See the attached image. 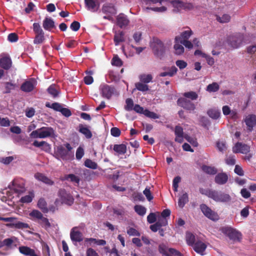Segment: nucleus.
<instances>
[{
    "label": "nucleus",
    "mask_w": 256,
    "mask_h": 256,
    "mask_svg": "<svg viewBox=\"0 0 256 256\" xmlns=\"http://www.w3.org/2000/svg\"><path fill=\"white\" fill-rule=\"evenodd\" d=\"M32 145L36 148H40L41 150L45 152H48L51 150L50 145L45 141L38 142L34 140Z\"/></svg>",
    "instance_id": "obj_21"
},
{
    "label": "nucleus",
    "mask_w": 256,
    "mask_h": 256,
    "mask_svg": "<svg viewBox=\"0 0 256 256\" xmlns=\"http://www.w3.org/2000/svg\"><path fill=\"white\" fill-rule=\"evenodd\" d=\"M12 189L16 193L21 194L26 191L24 184L23 182L17 180L12 182Z\"/></svg>",
    "instance_id": "obj_19"
},
{
    "label": "nucleus",
    "mask_w": 256,
    "mask_h": 256,
    "mask_svg": "<svg viewBox=\"0 0 256 256\" xmlns=\"http://www.w3.org/2000/svg\"><path fill=\"white\" fill-rule=\"evenodd\" d=\"M16 219V218L14 217L4 218L0 216V220L11 222L10 224H6V226L8 227L14 228L18 229L29 228V225L26 223H24L21 222H14V220H15Z\"/></svg>",
    "instance_id": "obj_7"
},
{
    "label": "nucleus",
    "mask_w": 256,
    "mask_h": 256,
    "mask_svg": "<svg viewBox=\"0 0 256 256\" xmlns=\"http://www.w3.org/2000/svg\"><path fill=\"white\" fill-rule=\"evenodd\" d=\"M126 105L124 106V109L126 111H131L133 110L134 107V104L132 100L130 98H128L126 100Z\"/></svg>",
    "instance_id": "obj_48"
},
{
    "label": "nucleus",
    "mask_w": 256,
    "mask_h": 256,
    "mask_svg": "<svg viewBox=\"0 0 256 256\" xmlns=\"http://www.w3.org/2000/svg\"><path fill=\"white\" fill-rule=\"evenodd\" d=\"M48 92L54 98L56 97L58 94V92L56 88L55 84L50 85L47 89Z\"/></svg>",
    "instance_id": "obj_47"
},
{
    "label": "nucleus",
    "mask_w": 256,
    "mask_h": 256,
    "mask_svg": "<svg viewBox=\"0 0 256 256\" xmlns=\"http://www.w3.org/2000/svg\"><path fill=\"white\" fill-rule=\"evenodd\" d=\"M150 46L154 56L162 59L166 52V48L164 43L157 38H154L150 42Z\"/></svg>",
    "instance_id": "obj_3"
},
{
    "label": "nucleus",
    "mask_w": 256,
    "mask_h": 256,
    "mask_svg": "<svg viewBox=\"0 0 256 256\" xmlns=\"http://www.w3.org/2000/svg\"><path fill=\"white\" fill-rule=\"evenodd\" d=\"M166 256H182L181 253L174 248H170L167 252Z\"/></svg>",
    "instance_id": "obj_53"
},
{
    "label": "nucleus",
    "mask_w": 256,
    "mask_h": 256,
    "mask_svg": "<svg viewBox=\"0 0 256 256\" xmlns=\"http://www.w3.org/2000/svg\"><path fill=\"white\" fill-rule=\"evenodd\" d=\"M220 231L233 242H240L242 238V233L231 226H225L221 228Z\"/></svg>",
    "instance_id": "obj_2"
},
{
    "label": "nucleus",
    "mask_w": 256,
    "mask_h": 256,
    "mask_svg": "<svg viewBox=\"0 0 256 256\" xmlns=\"http://www.w3.org/2000/svg\"><path fill=\"white\" fill-rule=\"evenodd\" d=\"M34 197V194L32 192L28 195L22 196L20 199V201L22 203H29L32 200Z\"/></svg>",
    "instance_id": "obj_49"
},
{
    "label": "nucleus",
    "mask_w": 256,
    "mask_h": 256,
    "mask_svg": "<svg viewBox=\"0 0 256 256\" xmlns=\"http://www.w3.org/2000/svg\"><path fill=\"white\" fill-rule=\"evenodd\" d=\"M230 20V16L228 14H224L221 17H217V20L221 23L228 22Z\"/></svg>",
    "instance_id": "obj_54"
},
{
    "label": "nucleus",
    "mask_w": 256,
    "mask_h": 256,
    "mask_svg": "<svg viewBox=\"0 0 256 256\" xmlns=\"http://www.w3.org/2000/svg\"><path fill=\"white\" fill-rule=\"evenodd\" d=\"M188 202V194L186 192L180 197L178 201V205L180 208H182Z\"/></svg>",
    "instance_id": "obj_39"
},
{
    "label": "nucleus",
    "mask_w": 256,
    "mask_h": 256,
    "mask_svg": "<svg viewBox=\"0 0 256 256\" xmlns=\"http://www.w3.org/2000/svg\"><path fill=\"white\" fill-rule=\"evenodd\" d=\"M66 149L62 146H57L54 152V156L58 160L60 158L63 160H68L70 159V152L72 149V148L69 143L64 144Z\"/></svg>",
    "instance_id": "obj_5"
},
{
    "label": "nucleus",
    "mask_w": 256,
    "mask_h": 256,
    "mask_svg": "<svg viewBox=\"0 0 256 256\" xmlns=\"http://www.w3.org/2000/svg\"><path fill=\"white\" fill-rule=\"evenodd\" d=\"M33 31L35 34L34 40V44H42L45 41L44 32L42 30L39 23L34 22L33 24Z\"/></svg>",
    "instance_id": "obj_6"
},
{
    "label": "nucleus",
    "mask_w": 256,
    "mask_h": 256,
    "mask_svg": "<svg viewBox=\"0 0 256 256\" xmlns=\"http://www.w3.org/2000/svg\"><path fill=\"white\" fill-rule=\"evenodd\" d=\"M84 155V149L82 147L79 146L77 148L76 151V158L78 160H80L82 158Z\"/></svg>",
    "instance_id": "obj_57"
},
{
    "label": "nucleus",
    "mask_w": 256,
    "mask_h": 256,
    "mask_svg": "<svg viewBox=\"0 0 256 256\" xmlns=\"http://www.w3.org/2000/svg\"><path fill=\"white\" fill-rule=\"evenodd\" d=\"M30 216L34 218H36L38 221L43 216L41 212L36 210H32L30 214Z\"/></svg>",
    "instance_id": "obj_51"
},
{
    "label": "nucleus",
    "mask_w": 256,
    "mask_h": 256,
    "mask_svg": "<svg viewBox=\"0 0 256 256\" xmlns=\"http://www.w3.org/2000/svg\"><path fill=\"white\" fill-rule=\"evenodd\" d=\"M130 22L126 16L124 14H119L116 17V24L120 28H123L126 26Z\"/></svg>",
    "instance_id": "obj_18"
},
{
    "label": "nucleus",
    "mask_w": 256,
    "mask_h": 256,
    "mask_svg": "<svg viewBox=\"0 0 256 256\" xmlns=\"http://www.w3.org/2000/svg\"><path fill=\"white\" fill-rule=\"evenodd\" d=\"M146 116L153 118L156 119L158 118V115L154 112L150 111L148 110H145L144 114Z\"/></svg>",
    "instance_id": "obj_55"
},
{
    "label": "nucleus",
    "mask_w": 256,
    "mask_h": 256,
    "mask_svg": "<svg viewBox=\"0 0 256 256\" xmlns=\"http://www.w3.org/2000/svg\"><path fill=\"white\" fill-rule=\"evenodd\" d=\"M176 103L178 106L190 112L194 111L196 109L194 104L191 100L184 98H178Z\"/></svg>",
    "instance_id": "obj_11"
},
{
    "label": "nucleus",
    "mask_w": 256,
    "mask_h": 256,
    "mask_svg": "<svg viewBox=\"0 0 256 256\" xmlns=\"http://www.w3.org/2000/svg\"><path fill=\"white\" fill-rule=\"evenodd\" d=\"M114 41L116 46H118L120 42H124V32L120 30L115 32Z\"/></svg>",
    "instance_id": "obj_28"
},
{
    "label": "nucleus",
    "mask_w": 256,
    "mask_h": 256,
    "mask_svg": "<svg viewBox=\"0 0 256 256\" xmlns=\"http://www.w3.org/2000/svg\"><path fill=\"white\" fill-rule=\"evenodd\" d=\"M180 42V40L175 41L174 40V48L175 51V54L176 55H180L182 54L184 51V46H182V44H181Z\"/></svg>",
    "instance_id": "obj_34"
},
{
    "label": "nucleus",
    "mask_w": 256,
    "mask_h": 256,
    "mask_svg": "<svg viewBox=\"0 0 256 256\" xmlns=\"http://www.w3.org/2000/svg\"><path fill=\"white\" fill-rule=\"evenodd\" d=\"M114 87L106 84H102L100 86V94L103 98L110 99L114 92Z\"/></svg>",
    "instance_id": "obj_12"
},
{
    "label": "nucleus",
    "mask_w": 256,
    "mask_h": 256,
    "mask_svg": "<svg viewBox=\"0 0 256 256\" xmlns=\"http://www.w3.org/2000/svg\"><path fill=\"white\" fill-rule=\"evenodd\" d=\"M68 179H70L72 182H74L77 184H78L80 180V178L78 176H75L74 174H69L66 175L65 176V180H68Z\"/></svg>",
    "instance_id": "obj_52"
},
{
    "label": "nucleus",
    "mask_w": 256,
    "mask_h": 256,
    "mask_svg": "<svg viewBox=\"0 0 256 256\" xmlns=\"http://www.w3.org/2000/svg\"><path fill=\"white\" fill-rule=\"evenodd\" d=\"M86 256H99L95 250L92 248H88L86 250Z\"/></svg>",
    "instance_id": "obj_64"
},
{
    "label": "nucleus",
    "mask_w": 256,
    "mask_h": 256,
    "mask_svg": "<svg viewBox=\"0 0 256 256\" xmlns=\"http://www.w3.org/2000/svg\"><path fill=\"white\" fill-rule=\"evenodd\" d=\"M12 65V60L10 57L5 56L0 59V66L6 70H9Z\"/></svg>",
    "instance_id": "obj_27"
},
{
    "label": "nucleus",
    "mask_w": 256,
    "mask_h": 256,
    "mask_svg": "<svg viewBox=\"0 0 256 256\" xmlns=\"http://www.w3.org/2000/svg\"><path fill=\"white\" fill-rule=\"evenodd\" d=\"M174 134L176 135L175 141L182 143L184 140V130L182 128L179 126H176Z\"/></svg>",
    "instance_id": "obj_25"
},
{
    "label": "nucleus",
    "mask_w": 256,
    "mask_h": 256,
    "mask_svg": "<svg viewBox=\"0 0 256 256\" xmlns=\"http://www.w3.org/2000/svg\"><path fill=\"white\" fill-rule=\"evenodd\" d=\"M114 150L118 154H124L126 152V146L124 144H114Z\"/></svg>",
    "instance_id": "obj_33"
},
{
    "label": "nucleus",
    "mask_w": 256,
    "mask_h": 256,
    "mask_svg": "<svg viewBox=\"0 0 256 256\" xmlns=\"http://www.w3.org/2000/svg\"><path fill=\"white\" fill-rule=\"evenodd\" d=\"M200 209L203 214L208 218L214 221L218 219V214L212 210L206 204H201L200 205Z\"/></svg>",
    "instance_id": "obj_10"
},
{
    "label": "nucleus",
    "mask_w": 256,
    "mask_h": 256,
    "mask_svg": "<svg viewBox=\"0 0 256 256\" xmlns=\"http://www.w3.org/2000/svg\"><path fill=\"white\" fill-rule=\"evenodd\" d=\"M42 26L44 28L48 31H50L52 29L56 28L54 20L50 18H46L42 22Z\"/></svg>",
    "instance_id": "obj_23"
},
{
    "label": "nucleus",
    "mask_w": 256,
    "mask_h": 256,
    "mask_svg": "<svg viewBox=\"0 0 256 256\" xmlns=\"http://www.w3.org/2000/svg\"><path fill=\"white\" fill-rule=\"evenodd\" d=\"M228 179V174L225 172H220L214 178V182L216 184L220 185L226 184Z\"/></svg>",
    "instance_id": "obj_20"
},
{
    "label": "nucleus",
    "mask_w": 256,
    "mask_h": 256,
    "mask_svg": "<svg viewBox=\"0 0 256 256\" xmlns=\"http://www.w3.org/2000/svg\"><path fill=\"white\" fill-rule=\"evenodd\" d=\"M207 114L210 118L215 120L218 119L220 114V112L219 110L214 109L209 110Z\"/></svg>",
    "instance_id": "obj_44"
},
{
    "label": "nucleus",
    "mask_w": 256,
    "mask_h": 256,
    "mask_svg": "<svg viewBox=\"0 0 256 256\" xmlns=\"http://www.w3.org/2000/svg\"><path fill=\"white\" fill-rule=\"evenodd\" d=\"M182 95L184 98L190 99L191 100H196L198 98V94L196 92L193 91L186 92Z\"/></svg>",
    "instance_id": "obj_40"
},
{
    "label": "nucleus",
    "mask_w": 256,
    "mask_h": 256,
    "mask_svg": "<svg viewBox=\"0 0 256 256\" xmlns=\"http://www.w3.org/2000/svg\"><path fill=\"white\" fill-rule=\"evenodd\" d=\"M38 206L44 213H47L48 211L47 208V203L44 198H41L38 200Z\"/></svg>",
    "instance_id": "obj_35"
},
{
    "label": "nucleus",
    "mask_w": 256,
    "mask_h": 256,
    "mask_svg": "<svg viewBox=\"0 0 256 256\" xmlns=\"http://www.w3.org/2000/svg\"><path fill=\"white\" fill-rule=\"evenodd\" d=\"M111 63L112 65L116 66H121L122 65V60L118 56H114L112 60Z\"/></svg>",
    "instance_id": "obj_50"
},
{
    "label": "nucleus",
    "mask_w": 256,
    "mask_h": 256,
    "mask_svg": "<svg viewBox=\"0 0 256 256\" xmlns=\"http://www.w3.org/2000/svg\"><path fill=\"white\" fill-rule=\"evenodd\" d=\"M13 242L14 241L11 238H6L2 242H0V248L4 246H10Z\"/></svg>",
    "instance_id": "obj_58"
},
{
    "label": "nucleus",
    "mask_w": 256,
    "mask_h": 256,
    "mask_svg": "<svg viewBox=\"0 0 256 256\" xmlns=\"http://www.w3.org/2000/svg\"><path fill=\"white\" fill-rule=\"evenodd\" d=\"M58 196L60 198L62 204L71 206L74 203L73 196L64 188H60L58 190Z\"/></svg>",
    "instance_id": "obj_8"
},
{
    "label": "nucleus",
    "mask_w": 256,
    "mask_h": 256,
    "mask_svg": "<svg viewBox=\"0 0 256 256\" xmlns=\"http://www.w3.org/2000/svg\"><path fill=\"white\" fill-rule=\"evenodd\" d=\"M220 89V86L217 82H214L212 84H209L206 88V90L210 92H216Z\"/></svg>",
    "instance_id": "obj_43"
},
{
    "label": "nucleus",
    "mask_w": 256,
    "mask_h": 256,
    "mask_svg": "<svg viewBox=\"0 0 256 256\" xmlns=\"http://www.w3.org/2000/svg\"><path fill=\"white\" fill-rule=\"evenodd\" d=\"M181 178L179 176L175 177L172 182V187L174 192H177L178 186V183L180 182Z\"/></svg>",
    "instance_id": "obj_56"
},
{
    "label": "nucleus",
    "mask_w": 256,
    "mask_h": 256,
    "mask_svg": "<svg viewBox=\"0 0 256 256\" xmlns=\"http://www.w3.org/2000/svg\"><path fill=\"white\" fill-rule=\"evenodd\" d=\"M199 191L201 194L207 196L216 202H228L231 200L230 196L224 192L204 188H200Z\"/></svg>",
    "instance_id": "obj_1"
},
{
    "label": "nucleus",
    "mask_w": 256,
    "mask_h": 256,
    "mask_svg": "<svg viewBox=\"0 0 256 256\" xmlns=\"http://www.w3.org/2000/svg\"><path fill=\"white\" fill-rule=\"evenodd\" d=\"M184 138L194 146H198V144L196 138L190 137L188 136H184Z\"/></svg>",
    "instance_id": "obj_60"
},
{
    "label": "nucleus",
    "mask_w": 256,
    "mask_h": 256,
    "mask_svg": "<svg viewBox=\"0 0 256 256\" xmlns=\"http://www.w3.org/2000/svg\"><path fill=\"white\" fill-rule=\"evenodd\" d=\"M38 222L46 230H47L51 227V224L48 220L44 217V216L38 221Z\"/></svg>",
    "instance_id": "obj_38"
},
{
    "label": "nucleus",
    "mask_w": 256,
    "mask_h": 256,
    "mask_svg": "<svg viewBox=\"0 0 256 256\" xmlns=\"http://www.w3.org/2000/svg\"><path fill=\"white\" fill-rule=\"evenodd\" d=\"M102 12L104 14H114L116 13V10L115 8V6L110 4L104 5L102 8Z\"/></svg>",
    "instance_id": "obj_31"
},
{
    "label": "nucleus",
    "mask_w": 256,
    "mask_h": 256,
    "mask_svg": "<svg viewBox=\"0 0 256 256\" xmlns=\"http://www.w3.org/2000/svg\"><path fill=\"white\" fill-rule=\"evenodd\" d=\"M194 250L201 255L204 254V252L206 248V245L200 240H197L192 246Z\"/></svg>",
    "instance_id": "obj_22"
},
{
    "label": "nucleus",
    "mask_w": 256,
    "mask_h": 256,
    "mask_svg": "<svg viewBox=\"0 0 256 256\" xmlns=\"http://www.w3.org/2000/svg\"><path fill=\"white\" fill-rule=\"evenodd\" d=\"M110 133L113 136L118 137L120 135L121 132L118 128L113 127L110 130Z\"/></svg>",
    "instance_id": "obj_61"
},
{
    "label": "nucleus",
    "mask_w": 256,
    "mask_h": 256,
    "mask_svg": "<svg viewBox=\"0 0 256 256\" xmlns=\"http://www.w3.org/2000/svg\"><path fill=\"white\" fill-rule=\"evenodd\" d=\"M80 22L77 21L73 22L70 26V28L74 32H77L78 30L80 28Z\"/></svg>",
    "instance_id": "obj_62"
},
{
    "label": "nucleus",
    "mask_w": 256,
    "mask_h": 256,
    "mask_svg": "<svg viewBox=\"0 0 256 256\" xmlns=\"http://www.w3.org/2000/svg\"><path fill=\"white\" fill-rule=\"evenodd\" d=\"M244 122L247 126L248 130L250 132L252 131L256 125V115L248 114L246 117Z\"/></svg>",
    "instance_id": "obj_16"
},
{
    "label": "nucleus",
    "mask_w": 256,
    "mask_h": 256,
    "mask_svg": "<svg viewBox=\"0 0 256 256\" xmlns=\"http://www.w3.org/2000/svg\"><path fill=\"white\" fill-rule=\"evenodd\" d=\"M176 64L180 70L186 68L188 65L187 63L183 60H176Z\"/></svg>",
    "instance_id": "obj_63"
},
{
    "label": "nucleus",
    "mask_w": 256,
    "mask_h": 256,
    "mask_svg": "<svg viewBox=\"0 0 256 256\" xmlns=\"http://www.w3.org/2000/svg\"><path fill=\"white\" fill-rule=\"evenodd\" d=\"M34 176L38 180L48 185L52 186L54 184V181L42 173L37 172L35 174Z\"/></svg>",
    "instance_id": "obj_26"
},
{
    "label": "nucleus",
    "mask_w": 256,
    "mask_h": 256,
    "mask_svg": "<svg viewBox=\"0 0 256 256\" xmlns=\"http://www.w3.org/2000/svg\"><path fill=\"white\" fill-rule=\"evenodd\" d=\"M134 210L135 212L140 216H144L146 211V208L141 205H136L134 206Z\"/></svg>",
    "instance_id": "obj_45"
},
{
    "label": "nucleus",
    "mask_w": 256,
    "mask_h": 256,
    "mask_svg": "<svg viewBox=\"0 0 256 256\" xmlns=\"http://www.w3.org/2000/svg\"><path fill=\"white\" fill-rule=\"evenodd\" d=\"M233 152L236 153L246 154L250 152V147L247 144L238 142L235 144Z\"/></svg>",
    "instance_id": "obj_17"
},
{
    "label": "nucleus",
    "mask_w": 256,
    "mask_h": 256,
    "mask_svg": "<svg viewBox=\"0 0 256 256\" xmlns=\"http://www.w3.org/2000/svg\"><path fill=\"white\" fill-rule=\"evenodd\" d=\"M192 34V31L190 28H188V30H184L183 32H182L180 34V36H176L174 38V40L182 41V40H188L190 36Z\"/></svg>",
    "instance_id": "obj_29"
},
{
    "label": "nucleus",
    "mask_w": 256,
    "mask_h": 256,
    "mask_svg": "<svg viewBox=\"0 0 256 256\" xmlns=\"http://www.w3.org/2000/svg\"><path fill=\"white\" fill-rule=\"evenodd\" d=\"M84 3L86 8L92 12H95L98 10L100 5L94 0H84Z\"/></svg>",
    "instance_id": "obj_24"
},
{
    "label": "nucleus",
    "mask_w": 256,
    "mask_h": 256,
    "mask_svg": "<svg viewBox=\"0 0 256 256\" xmlns=\"http://www.w3.org/2000/svg\"><path fill=\"white\" fill-rule=\"evenodd\" d=\"M84 165L86 168L96 170L98 168V164L90 159H86L84 162Z\"/></svg>",
    "instance_id": "obj_46"
},
{
    "label": "nucleus",
    "mask_w": 256,
    "mask_h": 256,
    "mask_svg": "<svg viewBox=\"0 0 256 256\" xmlns=\"http://www.w3.org/2000/svg\"><path fill=\"white\" fill-rule=\"evenodd\" d=\"M152 76L150 74H142L139 76L140 82L146 84L152 82Z\"/></svg>",
    "instance_id": "obj_41"
},
{
    "label": "nucleus",
    "mask_w": 256,
    "mask_h": 256,
    "mask_svg": "<svg viewBox=\"0 0 256 256\" xmlns=\"http://www.w3.org/2000/svg\"><path fill=\"white\" fill-rule=\"evenodd\" d=\"M20 252L24 255L30 256H38L34 250L26 246H21L18 248Z\"/></svg>",
    "instance_id": "obj_30"
},
{
    "label": "nucleus",
    "mask_w": 256,
    "mask_h": 256,
    "mask_svg": "<svg viewBox=\"0 0 256 256\" xmlns=\"http://www.w3.org/2000/svg\"><path fill=\"white\" fill-rule=\"evenodd\" d=\"M135 86L138 90L142 92H147L149 90L148 85L141 82L136 83Z\"/></svg>",
    "instance_id": "obj_42"
},
{
    "label": "nucleus",
    "mask_w": 256,
    "mask_h": 256,
    "mask_svg": "<svg viewBox=\"0 0 256 256\" xmlns=\"http://www.w3.org/2000/svg\"><path fill=\"white\" fill-rule=\"evenodd\" d=\"M228 44L232 48H236L240 46L242 42V36L240 34L230 36L228 38Z\"/></svg>",
    "instance_id": "obj_13"
},
{
    "label": "nucleus",
    "mask_w": 256,
    "mask_h": 256,
    "mask_svg": "<svg viewBox=\"0 0 256 256\" xmlns=\"http://www.w3.org/2000/svg\"><path fill=\"white\" fill-rule=\"evenodd\" d=\"M143 193L148 201H150L153 199L154 197L152 194L150 188L146 187L144 190Z\"/></svg>",
    "instance_id": "obj_59"
},
{
    "label": "nucleus",
    "mask_w": 256,
    "mask_h": 256,
    "mask_svg": "<svg viewBox=\"0 0 256 256\" xmlns=\"http://www.w3.org/2000/svg\"><path fill=\"white\" fill-rule=\"evenodd\" d=\"M70 238L74 242H80L83 240L82 234L78 230L77 226L74 227L70 232Z\"/></svg>",
    "instance_id": "obj_15"
},
{
    "label": "nucleus",
    "mask_w": 256,
    "mask_h": 256,
    "mask_svg": "<svg viewBox=\"0 0 256 256\" xmlns=\"http://www.w3.org/2000/svg\"><path fill=\"white\" fill-rule=\"evenodd\" d=\"M171 4L174 8V12H178L182 10H190L194 8V6L191 3L184 2L181 0H175L171 2Z\"/></svg>",
    "instance_id": "obj_9"
},
{
    "label": "nucleus",
    "mask_w": 256,
    "mask_h": 256,
    "mask_svg": "<svg viewBox=\"0 0 256 256\" xmlns=\"http://www.w3.org/2000/svg\"><path fill=\"white\" fill-rule=\"evenodd\" d=\"M36 84V80L34 78H31L22 84L20 90L25 92H30L34 90Z\"/></svg>",
    "instance_id": "obj_14"
},
{
    "label": "nucleus",
    "mask_w": 256,
    "mask_h": 256,
    "mask_svg": "<svg viewBox=\"0 0 256 256\" xmlns=\"http://www.w3.org/2000/svg\"><path fill=\"white\" fill-rule=\"evenodd\" d=\"M186 240L187 244L191 246H193L196 242L194 235L190 232H187L186 233Z\"/></svg>",
    "instance_id": "obj_37"
},
{
    "label": "nucleus",
    "mask_w": 256,
    "mask_h": 256,
    "mask_svg": "<svg viewBox=\"0 0 256 256\" xmlns=\"http://www.w3.org/2000/svg\"><path fill=\"white\" fill-rule=\"evenodd\" d=\"M78 128V132L83 134L86 138H90L92 137V133L88 127L84 126L82 124H80Z\"/></svg>",
    "instance_id": "obj_32"
},
{
    "label": "nucleus",
    "mask_w": 256,
    "mask_h": 256,
    "mask_svg": "<svg viewBox=\"0 0 256 256\" xmlns=\"http://www.w3.org/2000/svg\"><path fill=\"white\" fill-rule=\"evenodd\" d=\"M202 170L206 174L214 175L217 173V170L213 166L204 165L202 167Z\"/></svg>",
    "instance_id": "obj_36"
},
{
    "label": "nucleus",
    "mask_w": 256,
    "mask_h": 256,
    "mask_svg": "<svg viewBox=\"0 0 256 256\" xmlns=\"http://www.w3.org/2000/svg\"><path fill=\"white\" fill-rule=\"evenodd\" d=\"M55 136V132L54 128L52 127L46 126H43L34 130L30 134V136L34 138H44L48 137L54 138Z\"/></svg>",
    "instance_id": "obj_4"
}]
</instances>
